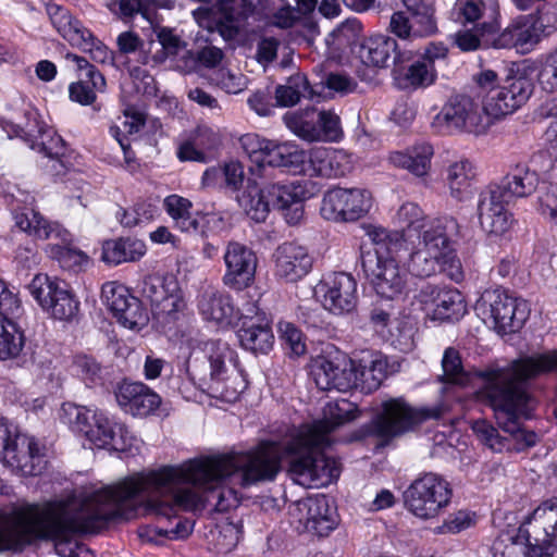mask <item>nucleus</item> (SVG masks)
<instances>
[{
	"instance_id": "obj_14",
	"label": "nucleus",
	"mask_w": 557,
	"mask_h": 557,
	"mask_svg": "<svg viewBox=\"0 0 557 557\" xmlns=\"http://www.w3.org/2000/svg\"><path fill=\"white\" fill-rule=\"evenodd\" d=\"M475 310L499 334L519 331L529 313L523 300L512 298L502 289L484 290L475 304Z\"/></svg>"
},
{
	"instance_id": "obj_40",
	"label": "nucleus",
	"mask_w": 557,
	"mask_h": 557,
	"mask_svg": "<svg viewBox=\"0 0 557 557\" xmlns=\"http://www.w3.org/2000/svg\"><path fill=\"white\" fill-rule=\"evenodd\" d=\"M537 184L539 176L534 171L527 166H517L503 180L500 185L492 187L499 188L502 196L510 202L516 198H523L533 194Z\"/></svg>"
},
{
	"instance_id": "obj_28",
	"label": "nucleus",
	"mask_w": 557,
	"mask_h": 557,
	"mask_svg": "<svg viewBox=\"0 0 557 557\" xmlns=\"http://www.w3.org/2000/svg\"><path fill=\"white\" fill-rule=\"evenodd\" d=\"M274 275L285 282H297L306 276L313 264L308 249L294 242L281 244L273 253Z\"/></svg>"
},
{
	"instance_id": "obj_52",
	"label": "nucleus",
	"mask_w": 557,
	"mask_h": 557,
	"mask_svg": "<svg viewBox=\"0 0 557 557\" xmlns=\"http://www.w3.org/2000/svg\"><path fill=\"white\" fill-rule=\"evenodd\" d=\"M72 372L79 377L86 386L101 383V367L92 358L85 355L76 356L72 363Z\"/></svg>"
},
{
	"instance_id": "obj_12",
	"label": "nucleus",
	"mask_w": 557,
	"mask_h": 557,
	"mask_svg": "<svg viewBox=\"0 0 557 557\" xmlns=\"http://www.w3.org/2000/svg\"><path fill=\"white\" fill-rule=\"evenodd\" d=\"M0 461L25 475H39L47 465L46 447L0 418Z\"/></svg>"
},
{
	"instance_id": "obj_64",
	"label": "nucleus",
	"mask_w": 557,
	"mask_h": 557,
	"mask_svg": "<svg viewBox=\"0 0 557 557\" xmlns=\"http://www.w3.org/2000/svg\"><path fill=\"white\" fill-rule=\"evenodd\" d=\"M540 212L557 224V185L550 184L539 198Z\"/></svg>"
},
{
	"instance_id": "obj_61",
	"label": "nucleus",
	"mask_w": 557,
	"mask_h": 557,
	"mask_svg": "<svg viewBox=\"0 0 557 557\" xmlns=\"http://www.w3.org/2000/svg\"><path fill=\"white\" fill-rule=\"evenodd\" d=\"M408 11L414 16L420 17V22L425 24V33L432 34L435 29V23L432 18L433 10L424 0H400Z\"/></svg>"
},
{
	"instance_id": "obj_2",
	"label": "nucleus",
	"mask_w": 557,
	"mask_h": 557,
	"mask_svg": "<svg viewBox=\"0 0 557 557\" xmlns=\"http://www.w3.org/2000/svg\"><path fill=\"white\" fill-rule=\"evenodd\" d=\"M359 414L355 403L337 399L324 406L322 419L295 430L285 442L263 441L246 451L196 459L202 465L215 492L231 490L224 483L233 475L243 487L272 481L285 457H290L288 474L296 484L307 488L325 486L339 476L341 467L335 458L325 456L321 448L330 444L331 432L356 420Z\"/></svg>"
},
{
	"instance_id": "obj_5",
	"label": "nucleus",
	"mask_w": 557,
	"mask_h": 557,
	"mask_svg": "<svg viewBox=\"0 0 557 557\" xmlns=\"http://www.w3.org/2000/svg\"><path fill=\"white\" fill-rule=\"evenodd\" d=\"M187 371L193 379L208 384L214 397L227 403L236 401L247 387L236 351L221 339L207 341L195 349L187 361Z\"/></svg>"
},
{
	"instance_id": "obj_41",
	"label": "nucleus",
	"mask_w": 557,
	"mask_h": 557,
	"mask_svg": "<svg viewBox=\"0 0 557 557\" xmlns=\"http://www.w3.org/2000/svg\"><path fill=\"white\" fill-rule=\"evenodd\" d=\"M238 339L243 348L255 354H267L273 345V333L268 319L260 322H243L238 330Z\"/></svg>"
},
{
	"instance_id": "obj_57",
	"label": "nucleus",
	"mask_w": 557,
	"mask_h": 557,
	"mask_svg": "<svg viewBox=\"0 0 557 557\" xmlns=\"http://www.w3.org/2000/svg\"><path fill=\"white\" fill-rule=\"evenodd\" d=\"M337 370V362L319 358L311 368V375L318 388L321 391H332V376Z\"/></svg>"
},
{
	"instance_id": "obj_38",
	"label": "nucleus",
	"mask_w": 557,
	"mask_h": 557,
	"mask_svg": "<svg viewBox=\"0 0 557 557\" xmlns=\"http://www.w3.org/2000/svg\"><path fill=\"white\" fill-rule=\"evenodd\" d=\"M145 253L146 245L143 240L116 238L102 243L100 259L108 265H119L124 262H135Z\"/></svg>"
},
{
	"instance_id": "obj_6",
	"label": "nucleus",
	"mask_w": 557,
	"mask_h": 557,
	"mask_svg": "<svg viewBox=\"0 0 557 557\" xmlns=\"http://www.w3.org/2000/svg\"><path fill=\"white\" fill-rule=\"evenodd\" d=\"M519 532L507 543L495 542L494 557H557V499L536 507Z\"/></svg>"
},
{
	"instance_id": "obj_36",
	"label": "nucleus",
	"mask_w": 557,
	"mask_h": 557,
	"mask_svg": "<svg viewBox=\"0 0 557 557\" xmlns=\"http://www.w3.org/2000/svg\"><path fill=\"white\" fill-rule=\"evenodd\" d=\"M300 505L307 510L305 527L308 531L325 536L337 525L336 510L326 496L308 498Z\"/></svg>"
},
{
	"instance_id": "obj_10",
	"label": "nucleus",
	"mask_w": 557,
	"mask_h": 557,
	"mask_svg": "<svg viewBox=\"0 0 557 557\" xmlns=\"http://www.w3.org/2000/svg\"><path fill=\"white\" fill-rule=\"evenodd\" d=\"M498 119L483 110V103L480 106L469 96L457 95L449 98L431 125L435 132L445 135L462 132L482 135Z\"/></svg>"
},
{
	"instance_id": "obj_19",
	"label": "nucleus",
	"mask_w": 557,
	"mask_h": 557,
	"mask_svg": "<svg viewBox=\"0 0 557 557\" xmlns=\"http://www.w3.org/2000/svg\"><path fill=\"white\" fill-rule=\"evenodd\" d=\"M46 11L52 26L72 46L88 52L95 62L106 63L111 60V51L108 47L67 9L57 3H47Z\"/></svg>"
},
{
	"instance_id": "obj_45",
	"label": "nucleus",
	"mask_w": 557,
	"mask_h": 557,
	"mask_svg": "<svg viewBox=\"0 0 557 557\" xmlns=\"http://www.w3.org/2000/svg\"><path fill=\"white\" fill-rule=\"evenodd\" d=\"M163 206L176 228L186 233L199 231V221L190 212L193 203L189 199L173 194L165 197Z\"/></svg>"
},
{
	"instance_id": "obj_43",
	"label": "nucleus",
	"mask_w": 557,
	"mask_h": 557,
	"mask_svg": "<svg viewBox=\"0 0 557 557\" xmlns=\"http://www.w3.org/2000/svg\"><path fill=\"white\" fill-rule=\"evenodd\" d=\"M239 207L246 214L256 222L265 221L271 211L270 197L265 191V187L260 188L256 181L248 180L244 191L237 196Z\"/></svg>"
},
{
	"instance_id": "obj_27",
	"label": "nucleus",
	"mask_w": 557,
	"mask_h": 557,
	"mask_svg": "<svg viewBox=\"0 0 557 557\" xmlns=\"http://www.w3.org/2000/svg\"><path fill=\"white\" fill-rule=\"evenodd\" d=\"M499 188L492 186L479 195L476 213L480 227L488 235L500 236L510 230L513 223L512 214L505 208L508 205Z\"/></svg>"
},
{
	"instance_id": "obj_60",
	"label": "nucleus",
	"mask_w": 557,
	"mask_h": 557,
	"mask_svg": "<svg viewBox=\"0 0 557 557\" xmlns=\"http://www.w3.org/2000/svg\"><path fill=\"white\" fill-rule=\"evenodd\" d=\"M323 84L330 89L341 96H345L356 91L358 83L354 77L344 72H331L329 73Z\"/></svg>"
},
{
	"instance_id": "obj_20",
	"label": "nucleus",
	"mask_w": 557,
	"mask_h": 557,
	"mask_svg": "<svg viewBox=\"0 0 557 557\" xmlns=\"http://www.w3.org/2000/svg\"><path fill=\"white\" fill-rule=\"evenodd\" d=\"M28 290L41 309L57 320L71 321L78 314L79 301L63 281L37 274Z\"/></svg>"
},
{
	"instance_id": "obj_24",
	"label": "nucleus",
	"mask_w": 557,
	"mask_h": 557,
	"mask_svg": "<svg viewBox=\"0 0 557 557\" xmlns=\"http://www.w3.org/2000/svg\"><path fill=\"white\" fill-rule=\"evenodd\" d=\"M416 299L432 320L458 321L467 312L462 294L453 287L426 283L420 288Z\"/></svg>"
},
{
	"instance_id": "obj_25",
	"label": "nucleus",
	"mask_w": 557,
	"mask_h": 557,
	"mask_svg": "<svg viewBox=\"0 0 557 557\" xmlns=\"http://www.w3.org/2000/svg\"><path fill=\"white\" fill-rule=\"evenodd\" d=\"M497 0H457L449 11V18L461 25L473 24L484 40L499 29Z\"/></svg>"
},
{
	"instance_id": "obj_46",
	"label": "nucleus",
	"mask_w": 557,
	"mask_h": 557,
	"mask_svg": "<svg viewBox=\"0 0 557 557\" xmlns=\"http://www.w3.org/2000/svg\"><path fill=\"white\" fill-rule=\"evenodd\" d=\"M25 346V336L22 330L11 320L4 321L0 327V359H18Z\"/></svg>"
},
{
	"instance_id": "obj_7",
	"label": "nucleus",
	"mask_w": 557,
	"mask_h": 557,
	"mask_svg": "<svg viewBox=\"0 0 557 557\" xmlns=\"http://www.w3.org/2000/svg\"><path fill=\"white\" fill-rule=\"evenodd\" d=\"M473 82L483 96V110L495 117L511 114L521 108L533 92V84L522 73H510L502 84L493 70H481Z\"/></svg>"
},
{
	"instance_id": "obj_18",
	"label": "nucleus",
	"mask_w": 557,
	"mask_h": 557,
	"mask_svg": "<svg viewBox=\"0 0 557 557\" xmlns=\"http://www.w3.org/2000/svg\"><path fill=\"white\" fill-rule=\"evenodd\" d=\"M141 293L150 301L153 319L163 327L177 321L186 308L183 290L172 276L145 278Z\"/></svg>"
},
{
	"instance_id": "obj_34",
	"label": "nucleus",
	"mask_w": 557,
	"mask_h": 557,
	"mask_svg": "<svg viewBox=\"0 0 557 557\" xmlns=\"http://www.w3.org/2000/svg\"><path fill=\"white\" fill-rule=\"evenodd\" d=\"M539 41V34L534 23L525 16L513 20L502 33L491 35L485 39L487 45L496 49L516 48L528 50Z\"/></svg>"
},
{
	"instance_id": "obj_44",
	"label": "nucleus",
	"mask_w": 557,
	"mask_h": 557,
	"mask_svg": "<svg viewBox=\"0 0 557 557\" xmlns=\"http://www.w3.org/2000/svg\"><path fill=\"white\" fill-rule=\"evenodd\" d=\"M286 126L299 138L307 141H320L319 110L307 108L284 115Z\"/></svg>"
},
{
	"instance_id": "obj_1",
	"label": "nucleus",
	"mask_w": 557,
	"mask_h": 557,
	"mask_svg": "<svg viewBox=\"0 0 557 557\" xmlns=\"http://www.w3.org/2000/svg\"><path fill=\"white\" fill-rule=\"evenodd\" d=\"M207 504L226 511L236 506L237 495L232 490L215 492L194 458L134 473L115 484L84 487L63 499L0 509V552L21 549L36 540H53L62 557H94L85 545L67 539L77 532H98L112 519H131L140 505L149 513L171 519L180 511L202 510Z\"/></svg>"
},
{
	"instance_id": "obj_53",
	"label": "nucleus",
	"mask_w": 557,
	"mask_h": 557,
	"mask_svg": "<svg viewBox=\"0 0 557 557\" xmlns=\"http://www.w3.org/2000/svg\"><path fill=\"white\" fill-rule=\"evenodd\" d=\"M332 389L347 392L359 384V370L351 360L337 362V370L332 376Z\"/></svg>"
},
{
	"instance_id": "obj_15",
	"label": "nucleus",
	"mask_w": 557,
	"mask_h": 557,
	"mask_svg": "<svg viewBox=\"0 0 557 557\" xmlns=\"http://www.w3.org/2000/svg\"><path fill=\"white\" fill-rule=\"evenodd\" d=\"M255 12L251 0H218L193 11L197 24L210 32L218 30L224 39L236 38Z\"/></svg>"
},
{
	"instance_id": "obj_8",
	"label": "nucleus",
	"mask_w": 557,
	"mask_h": 557,
	"mask_svg": "<svg viewBox=\"0 0 557 557\" xmlns=\"http://www.w3.org/2000/svg\"><path fill=\"white\" fill-rule=\"evenodd\" d=\"M14 220L22 231L38 239L51 242L46 251L61 268L78 272L88 263L87 255L72 246L71 234L59 223L48 221L33 209L16 212Z\"/></svg>"
},
{
	"instance_id": "obj_35",
	"label": "nucleus",
	"mask_w": 557,
	"mask_h": 557,
	"mask_svg": "<svg viewBox=\"0 0 557 557\" xmlns=\"http://www.w3.org/2000/svg\"><path fill=\"white\" fill-rule=\"evenodd\" d=\"M446 55L447 48L443 44H430L404 74L407 86L418 88L432 85L436 79L434 63L436 60L445 59Z\"/></svg>"
},
{
	"instance_id": "obj_59",
	"label": "nucleus",
	"mask_w": 557,
	"mask_h": 557,
	"mask_svg": "<svg viewBox=\"0 0 557 557\" xmlns=\"http://www.w3.org/2000/svg\"><path fill=\"white\" fill-rule=\"evenodd\" d=\"M104 89H97L91 84L90 78H81L76 83H72L69 87L71 100L83 106L91 104L96 100V94L102 92Z\"/></svg>"
},
{
	"instance_id": "obj_47",
	"label": "nucleus",
	"mask_w": 557,
	"mask_h": 557,
	"mask_svg": "<svg viewBox=\"0 0 557 557\" xmlns=\"http://www.w3.org/2000/svg\"><path fill=\"white\" fill-rule=\"evenodd\" d=\"M307 94L311 96L308 79L304 74L298 73L288 77L285 84L276 87L275 99L281 107H292Z\"/></svg>"
},
{
	"instance_id": "obj_22",
	"label": "nucleus",
	"mask_w": 557,
	"mask_h": 557,
	"mask_svg": "<svg viewBox=\"0 0 557 557\" xmlns=\"http://www.w3.org/2000/svg\"><path fill=\"white\" fill-rule=\"evenodd\" d=\"M102 300L117 322L129 330H140L149 315L141 301L131 290L117 282H107L102 285Z\"/></svg>"
},
{
	"instance_id": "obj_48",
	"label": "nucleus",
	"mask_w": 557,
	"mask_h": 557,
	"mask_svg": "<svg viewBox=\"0 0 557 557\" xmlns=\"http://www.w3.org/2000/svg\"><path fill=\"white\" fill-rule=\"evenodd\" d=\"M240 531L238 527L231 522L215 525L208 535L209 543L218 554H227L238 544Z\"/></svg>"
},
{
	"instance_id": "obj_51",
	"label": "nucleus",
	"mask_w": 557,
	"mask_h": 557,
	"mask_svg": "<svg viewBox=\"0 0 557 557\" xmlns=\"http://www.w3.org/2000/svg\"><path fill=\"white\" fill-rule=\"evenodd\" d=\"M537 81L547 92L557 91V47L539 59Z\"/></svg>"
},
{
	"instance_id": "obj_56",
	"label": "nucleus",
	"mask_w": 557,
	"mask_h": 557,
	"mask_svg": "<svg viewBox=\"0 0 557 557\" xmlns=\"http://www.w3.org/2000/svg\"><path fill=\"white\" fill-rule=\"evenodd\" d=\"M278 332L281 339L293 355L301 356L306 352V343L302 333L293 323L286 321L280 322Z\"/></svg>"
},
{
	"instance_id": "obj_31",
	"label": "nucleus",
	"mask_w": 557,
	"mask_h": 557,
	"mask_svg": "<svg viewBox=\"0 0 557 557\" xmlns=\"http://www.w3.org/2000/svg\"><path fill=\"white\" fill-rule=\"evenodd\" d=\"M119 406L134 417H146L161 405V397L141 382L123 381L115 389Z\"/></svg>"
},
{
	"instance_id": "obj_23",
	"label": "nucleus",
	"mask_w": 557,
	"mask_h": 557,
	"mask_svg": "<svg viewBox=\"0 0 557 557\" xmlns=\"http://www.w3.org/2000/svg\"><path fill=\"white\" fill-rule=\"evenodd\" d=\"M315 296L329 312L336 315L348 314L357 306V281L345 272L327 274L317 285Z\"/></svg>"
},
{
	"instance_id": "obj_17",
	"label": "nucleus",
	"mask_w": 557,
	"mask_h": 557,
	"mask_svg": "<svg viewBox=\"0 0 557 557\" xmlns=\"http://www.w3.org/2000/svg\"><path fill=\"white\" fill-rule=\"evenodd\" d=\"M441 417L440 407L416 409L403 398H393L382 404V412L373 420L372 429L379 437L391 440L428 419Z\"/></svg>"
},
{
	"instance_id": "obj_11",
	"label": "nucleus",
	"mask_w": 557,
	"mask_h": 557,
	"mask_svg": "<svg viewBox=\"0 0 557 557\" xmlns=\"http://www.w3.org/2000/svg\"><path fill=\"white\" fill-rule=\"evenodd\" d=\"M239 144L249 161L258 169L269 165L286 168L294 173L305 171L307 152L293 141L281 143L257 133H248L239 138Z\"/></svg>"
},
{
	"instance_id": "obj_54",
	"label": "nucleus",
	"mask_w": 557,
	"mask_h": 557,
	"mask_svg": "<svg viewBox=\"0 0 557 557\" xmlns=\"http://www.w3.org/2000/svg\"><path fill=\"white\" fill-rule=\"evenodd\" d=\"M320 141H339L344 132L339 116L333 110L319 111Z\"/></svg>"
},
{
	"instance_id": "obj_32",
	"label": "nucleus",
	"mask_w": 557,
	"mask_h": 557,
	"mask_svg": "<svg viewBox=\"0 0 557 557\" xmlns=\"http://www.w3.org/2000/svg\"><path fill=\"white\" fill-rule=\"evenodd\" d=\"M15 136L30 143L32 149H37L46 157L54 159L64 154V141L59 135H53L49 144L44 141L45 126L38 120V112L28 108L24 111V120L14 124Z\"/></svg>"
},
{
	"instance_id": "obj_42",
	"label": "nucleus",
	"mask_w": 557,
	"mask_h": 557,
	"mask_svg": "<svg viewBox=\"0 0 557 557\" xmlns=\"http://www.w3.org/2000/svg\"><path fill=\"white\" fill-rule=\"evenodd\" d=\"M433 147L429 144H420L406 152L395 151L391 153L389 161L395 166L403 168L416 176H424L431 169Z\"/></svg>"
},
{
	"instance_id": "obj_55",
	"label": "nucleus",
	"mask_w": 557,
	"mask_h": 557,
	"mask_svg": "<svg viewBox=\"0 0 557 557\" xmlns=\"http://www.w3.org/2000/svg\"><path fill=\"white\" fill-rule=\"evenodd\" d=\"M472 430L478 438L493 451L499 453L508 447L507 438L502 437L497 430L485 420L475 421Z\"/></svg>"
},
{
	"instance_id": "obj_26",
	"label": "nucleus",
	"mask_w": 557,
	"mask_h": 557,
	"mask_svg": "<svg viewBox=\"0 0 557 557\" xmlns=\"http://www.w3.org/2000/svg\"><path fill=\"white\" fill-rule=\"evenodd\" d=\"M223 260L225 273L222 281L225 286L243 290L253 283L258 258L251 248L235 240L228 242Z\"/></svg>"
},
{
	"instance_id": "obj_62",
	"label": "nucleus",
	"mask_w": 557,
	"mask_h": 557,
	"mask_svg": "<svg viewBox=\"0 0 557 557\" xmlns=\"http://www.w3.org/2000/svg\"><path fill=\"white\" fill-rule=\"evenodd\" d=\"M157 38L166 57H175L186 47V44L172 29L166 27L157 32Z\"/></svg>"
},
{
	"instance_id": "obj_33",
	"label": "nucleus",
	"mask_w": 557,
	"mask_h": 557,
	"mask_svg": "<svg viewBox=\"0 0 557 557\" xmlns=\"http://www.w3.org/2000/svg\"><path fill=\"white\" fill-rule=\"evenodd\" d=\"M393 54V63L400 70V66L412 58L410 51H400L394 38L376 35L368 38L360 46L359 58L366 65L375 67L387 66Z\"/></svg>"
},
{
	"instance_id": "obj_4",
	"label": "nucleus",
	"mask_w": 557,
	"mask_h": 557,
	"mask_svg": "<svg viewBox=\"0 0 557 557\" xmlns=\"http://www.w3.org/2000/svg\"><path fill=\"white\" fill-rule=\"evenodd\" d=\"M549 372H557V349L522 357L505 368L476 370L474 375L481 382L479 397L491 406L498 425L515 435L520 431L519 418L529 412L523 383Z\"/></svg>"
},
{
	"instance_id": "obj_49",
	"label": "nucleus",
	"mask_w": 557,
	"mask_h": 557,
	"mask_svg": "<svg viewBox=\"0 0 557 557\" xmlns=\"http://www.w3.org/2000/svg\"><path fill=\"white\" fill-rule=\"evenodd\" d=\"M395 370L394 366H391L387 357L377 355L375 356L369 367H364L362 371H359V382L363 384L362 387L369 391L376 389L382 384L383 380Z\"/></svg>"
},
{
	"instance_id": "obj_63",
	"label": "nucleus",
	"mask_w": 557,
	"mask_h": 557,
	"mask_svg": "<svg viewBox=\"0 0 557 557\" xmlns=\"http://www.w3.org/2000/svg\"><path fill=\"white\" fill-rule=\"evenodd\" d=\"M221 175L224 177V182L227 188L233 191L238 190L245 178L244 166L238 161L227 162L221 168Z\"/></svg>"
},
{
	"instance_id": "obj_21",
	"label": "nucleus",
	"mask_w": 557,
	"mask_h": 557,
	"mask_svg": "<svg viewBox=\"0 0 557 557\" xmlns=\"http://www.w3.org/2000/svg\"><path fill=\"white\" fill-rule=\"evenodd\" d=\"M373 206V197L366 188L336 187L327 190L321 202V215L333 222H355L366 216Z\"/></svg>"
},
{
	"instance_id": "obj_3",
	"label": "nucleus",
	"mask_w": 557,
	"mask_h": 557,
	"mask_svg": "<svg viewBox=\"0 0 557 557\" xmlns=\"http://www.w3.org/2000/svg\"><path fill=\"white\" fill-rule=\"evenodd\" d=\"M396 223L401 227L406 249L409 250V270L419 277L445 273L459 283L465 274L449 232L457 228L455 219L426 221L422 209L406 202L397 210Z\"/></svg>"
},
{
	"instance_id": "obj_58",
	"label": "nucleus",
	"mask_w": 557,
	"mask_h": 557,
	"mask_svg": "<svg viewBox=\"0 0 557 557\" xmlns=\"http://www.w3.org/2000/svg\"><path fill=\"white\" fill-rule=\"evenodd\" d=\"M148 0H108V10L117 18L128 21L143 13Z\"/></svg>"
},
{
	"instance_id": "obj_39",
	"label": "nucleus",
	"mask_w": 557,
	"mask_h": 557,
	"mask_svg": "<svg viewBox=\"0 0 557 557\" xmlns=\"http://www.w3.org/2000/svg\"><path fill=\"white\" fill-rule=\"evenodd\" d=\"M475 170L473 164L461 159L451 163L446 170V184L450 196L458 200L469 199L474 190Z\"/></svg>"
},
{
	"instance_id": "obj_37",
	"label": "nucleus",
	"mask_w": 557,
	"mask_h": 557,
	"mask_svg": "<svg viewBox=\"0 0 557 557\" xmlns=\"http://www.w3.org/2000/svg\"><path fill=\"white\" fill-rule=\"evenodd\" d=\"M198 310L205 320L216 324H230L234 315L231 296L211 287L199 295Z\"/></svg>"
},
{
	"instance_id": "obj_29",
	"label": "nucleus",
	"mask_w": 557,
	"mask_h": 557,
	"mask_svg": "<svg viewBox=\"0 0 557 557\" xmlns=\"http://www.w3.org/2000/svg\"><path fill=\"white\" fill-rule=\"evenodd\" d=\"M310 182H293L289 184H270L265 186L271 207L286 211L285 218L289 224H297L304 215L305 199L310 198L313 193L308 189Z\"/></svg>"
},
{
	"instance_id": "obj_9",
	"label": "nucleus",
	"mask_w": 557,
	"mask_h": 557,
	"mask_svg": "<svg viewBox=\"0 0 557 557\" xmlns=\"http://www.w3.org/2000/svg\"><path fill=\"white\" fill-rule=\"evenodd\" d=\"M61 421L74 432L85 435L96 447H109L114 450L126 449L127 430L96 409L74 404H64L61 409Z\"/></svg>"
},
{
	"instance_id": "obj_30",
	"label": "nucleus",
	"mask_w": 557,
	"mask_h": 557,
	"mask_svg": "<svg viewBox=\"0 0 557 557\" xmlns=\"http://www.w3.org/2000/svg\"><path fill=\"white\" fill-rule=\"evenodd\" d=\"M352 170L351 156L343 149L315 147L307 153L305 171L321 177H342Z\"/></svg>"
},
{
	"instance_id": "obj_50",
	"label": "nucleus",
	"mask_w": 557,
	"mask_h": 557,
	"mask_svg": "<svg viewBox=\"0 0 557 557\" xmlns=\"http://www.w3.org/2000/svg\"><path fill=\"white\" fill-rule=\"evenodd\" d=\"M443 381L457 385H466L469 382V375L463 370L461 358L453 347H448L444 351L442 359Z\"/></svg>"
},
{
	"instance_id": "obj_13",
	"label": "nucleus",
	"mask_w": 557,
	"mask_h": 557,
	"mask_svg": "<svg viewBox=\"0 0 557 557\" xmlns=\"http://www.w3.org/2000/svg\"><path fill=\"white\" fill-rule=\"evenodd\" d=\"M453 491L441 475L428 472L418 476L405 492V506L420 519H433L449 505Z\"/></svg>"
},
{
	"instance_id": "obj_16",
	"label": "nucleus",
	"mask_w": 557,
	"mask_h": 557,
	"mask_svg": "<svg viewBox=\"0 0 557 557\" xmlns=\"http://www.w3.org/2000/svg\"><path fill=\"white\" fill-rule=\"evenodd\" d=\"M361 268L376 294L387 299H395L406 293L409 275L412 272L399 265L392 256L379 249L361 252Z\"/></svg>"
}]
</instances>
